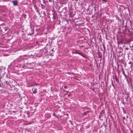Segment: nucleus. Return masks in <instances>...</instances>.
<instances>
[{
    "mask_svg": "<svg viewBox=\"0 0 133 133\" xmlns=\"http://www.w3.org/2000/svg\"><path fill=\"white\" fill-rule=\"evenodd\" d=\"M123 74L124 75V76H125V74L124 73V72H123Z\"/></svg>",
    "mask_w": 133,
    "mask_h": 133,
    "instance_id": "nucleus-9",
    "label": "nucleus"
},
{
    "mask_svg": "<svg viewBox=\"0 0 133 133\" xmlns=\"http://www.w3.org/2000/svg\"><path fill=\"white\" fill-rule=\"evenodd\" d=\"M53 116H55L56 117H58L57 116H56V114L55 113H54L53 114Z\"/></svg>",
    "mask_w": 133,
    "mask_h": 133,
    "instance_id": "nucleus-5",
    "label": "nucleus"
},
{
    "mask_svg": "<svg viewBox=\"0 0 133 133\" xmlns=\"http://www.w3.org/2000/svg\"><path fill=\"white\" fill-rule=\"evenodd\" d=\"M115 79L116 81L117 82H118V79H117V77H115Z\"/></svg>",
    "mask_w": 133,
    "mask_h": 133,
    "instance_id": "nucleus-4",
    "label": "nucleus"
},
{
    "mask_svg": "<svg viewBox=\"0 0 133 133\" xmlns=\"http://www.w3.org/2000/svg\"><path fill=\"white\" fill-rule=\"evenodd\" d=\"M133 41V38H132V40H130V41Z\"/></svg>",
    "mask_w": 133,
    "mask_h": 133,
    "instance_id": "nucleus-10",
    "label": "nucleus"
},
{
    "mask_svg": "<svg viewBox=\"0 0 133 133\" xmlns=\"http://www.w3.org/2000/svg\"><path fill=\"white\" fill-rule=\"evenodd\" d=\"M1 87V84L0 83V87Z\"/></svg>",
    "mask_w": 133,
    "mask_h": 133,
    "instance_id": "nucleus-11",
    "label": "nucleus"
},
{
    "mask_svg": "<svg viewBox=\"0 0 133 133\" xmlns=\"http://www.w3.org/2000/svg\"><path fill=\"white\" fill-rule=\"evenodd\" d=\"M25 56H27V55H25Z\"/></svg>",
    "mask_w": 133,
    "mask_h": 133,
    "instance_id": "nucleus-12",
    "label": "nucleus"
},
{
    "mask_svg": "<svg viewBox=\"0 0 133 133\" xmlns=\"http://www.w3.org/2000/svg\"><path fill=\"white\" fill-rule=\"evenodd\" d=\"M41 5H43L42 4H41Z\"/></svg>",
    "mask_w": 133,
    "mask_h": 133,
    "instance_id": "nucleus-14",
    "label": "nucleus"
},
{
    "mask_svg": "<svg viewBox=\"0 0 133 133\" xmlns=\"http://www.w3.org/2000/svg\"><path fill=\"white\" fill-rule=\"evenodd\" d=\"M2 42H0V47H3V46H2V45H1L2 44Z\"/></svg>",
    "mask_w": 133,
    "mask_h": 133,
    "instance_id": "nucleus-3",
    "label": "nucleus"
},
{
    "mask_svg": "<svg viewBox=\"0 0 133 133\" xmlns=\"http://www.w3.org/2000/svg\"><path fill=\"white\" fill-rule=\"evenodd\" d=\"M37 89L36 88H34L32 89V91L34 94H36L37 92Z\"/></svg>",
    "mask_w": 133,
    "mask_h": 133,
    "instance_id": "nucleus-2",
    "label": "nucleus"
},
{
    "mask_svg": "<svg viewBox=\"0 0 133 133\" xmlns=\"http://www.w3.org/2000/svg\"><path fill=\"white\" fill-rule=\"evenodd\" d=\"M119 42H118V43H119Z\"/></svg>",
    "mask_w": 133,
    "mask_h": 133,
    "instance_id": "nucleus-13",
    "label": "nucleus"
},
{
    "mask_svg": "<svg viewBox=\"0 0 133 133\" xmlns=\"http://www.w3.org/2000/svg\"><path fill=\"white\" fill-rule=\"evenodd\" d=\"M21 57L22 58V59H24V56H22Z\"/></svg>",
    "mask_w": 133,
    "mask_h": 133,
    "instance_id": "nucleus-7",
    "label": "nucleus"
},
{
    "mask_svg": "<svg viewBox=\"0 0 133 133\" xmlns=\"http://www.w3.org/2000/svg\"><path fill=\"white\" fill-rule=\"evenodd\" d=\"M102 1H104L105 2H106L107 1V0H102Z\"/></svg>",
    "mask_w": 133,
    "mask_h": 133,
    "instance_id": "nucleus-6",
    "label": "nucleus"
},
{
    "mask_svg": "<svg viewBox=\"0 0 133 133\" xmlns=\"http://www.w3.org/2000/svg\"><path fill=\"white\" fill-rule=\"evenodd\" d=\"M12 2L14 6H17L18 5V2L16 0L12 1Z\"/></svg>",
    "mask_w": 133,
    "mask_h": 133,
    "instance_id": "nucleus-1",
    "label": "nucleus"
},
{
    "mask_svg": "<svg viewBox=\"0 0 133 133\" xmlns=\"http://www.w3.org/2000/svg\"><path fill=\"white\" fill-rule=\"evenodd\" d=\"M49 1L50 2H51V0H49Z\"/></svg>",
    "mask_w": 133,
    "mask_h": 133,
    "instance_id": "nucleus-8",
    "label": "nucleus"
}]
</instances>
